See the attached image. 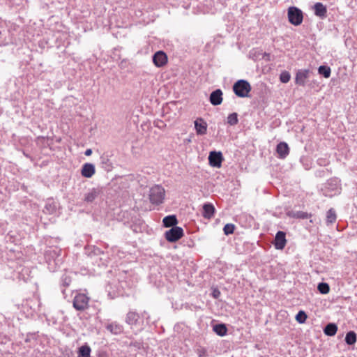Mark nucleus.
<instances>
[{
  "label": "nucleus",
  "instance_id": "obj_1",
  "mask_svg": "<svg viewBox=\"0 0 357 357\" xmlns=\"http://www.w3.org/2000/svg\"><path fill=\"white\" fill-rule=\"evenodd\" d=\"M165 195V190L160 185H155L150 188L149 199L151 204L159 205L163 202Z\"/></svg>",
  "mask_w": 357,
  "mask_h": 357
},
{
  "label": "nucleus",
  "instance_id": "obj_2",
  "mask_svg": "<svg viewBox=\"0 0 357 357\" xmlns=\"http://www.w3.org/2000/svg\"><path fill=\"white\" fill-rule=\"evenodd\" d=\"M251 89L250 83L245 79L238 80L233 86V91L234 93L240 98L249 97Z\"/></svg>",
  "mask_w": 357,
  "mask_h": 357
},
{
  "label": "nucleus",
  "instance_id": "obj_3",
  "mask_svg": "<svg viewBox=\"0 0 357 357\" xmlns=\"http://www.w3.org/2000/svg\"><path fill=\"white\" fill-rule=\"evenodd\" d=\"M288 20L289 22L294 25L298 26L303 22V15L301 9L297 7L291 6L288 8Z\"/></svg>",
  "mask_w": 357,
  "mask_h": 357
},
{
  "label": "nucleus",
  "instance_id": "obj_4",
  "mask_svg": "<svg viewBox=\"0 0 357 357\" xmlns=\"http://www.w3.org/2000/svg\"><path fill=\"white\" fill-rule=\"evenodd\" d=\"M183 229L181 227L175 226L165 233L167 241L174 243L178 241L183 236Z\"/></svg>",
  "mask_w": 357,
  "mask_h": 357
},
{
  "label": "nucleus",
  "instance_id": "obj_5",
  "mask_svg": "<svg viewBox=\"0 0 357 357\" xmlns=\"http://www.w3.org/2000/svg\"><path fill=\"white\" fill-rule=\"evenodd\" d=\"M89 298L84 294H78L73 299V307L79 311H82L87 308L89 305Z\"/></svg>",
  "mask_w": 357,
  "mask_h": 357
},
{
  "label": "nucleus",
  "instance_id": "obj_6",
  "mask_svg": "<svg viewBox=\"0 0 357 357\" xmlns=\"http://www.w3.org/2000/svg\"><path fill=\"white\" fill-rule=\"evenodd\" d=\"M153 62L156 67H162L167 63V56L163 51H158L153 56Z\"/></svg>",
  "mask_w": 357,
  "mask_h": 357
},
{
  "label": "nucleus",
  "instance_id": "obj_7",
  "mask_svg": "<svg viewBox=\"0 0 357 357\" xmlns=\"http://www.w3.org/2000/svg\"><path fill=\"white\" fill-rule=\"evenodd\" d=\"M222 160V155L220 151H211L208 155V161L211 166L220 167Z\"/></svg>",
  "mask_w": 357,
  "mask_h": 357
},
{
  "label": "nucleus",
  "instance_id": "obj_8",
  "mask_svg": "<svg viewBox=\"0 0 357 357\" xmlns=\"http://www.w3.org/2000/svg\"><path fill=\"white\" fill-rule=\"evenodd\" d=\"M287 243L286 239V234L282 231H278L276 233L275 240H274V246L277 250H282L284 248Z\"/></svg>",
  "mask_w": 357,
  "mask_h": 357
},
{
  "label": "nucleus",
  "instance_id": "obj_9",
  "mask_svg": "<svg viewBox=\"0 0 357 357\" xmlns=\"http://www.w3.org/2000/svg\"><path fill=\"white\" fill-rule=\"evenodd\" d=\"M310 70L307 69H301L298 70L295 77V82L300 86H305V81L308 78Z\"/></svg>",
  "mask_w": 357,
  "mask_h": 357
},
{
  "label": "nucleus",
  "instance_id": "obj_10",
  "mask_svg": "<svg viewBox=\"0 0 357 357\" xmlns=\"http://www.w3.org/2000/svg\"><path fill=\"white\" fill-rule=\"evenodd\" d=\"M276 152L279 158H286L289 153V148L288 144L284 142H280L276 146Z\"/></svg>",
  "mask_w": 357,
  "mask_h": 357
},
{
  "label": "nucleus",
  "instance_id": "obj_11",
  "mask_svg": "<svg viewBox=\"0 0 357 357\" xmlns=\"http://www.w3.org/2000/svg\"><path fill=\"white\" fill-rule=\"evenodd\" d=\"M96 172L95 166L92 163H85L82 165L81 174L85 178H91Z\"/></svg>",
  "mask_w": 357,
  "mask_h": 357
},
{
  "label": "nucleus",
  "instance_id": "obj_12",
  "mask_svg": "<svg viewBox=\"0 0 357 357\" xmlns=\"http://www.w3.org/2000/svg\"><path fill=\"white\" fill-rule=\"evenodd\" d=\"M210 102L213 105H219L222 101V92L220 89L213 91L209 98Z\"/></svg>",
  "mask_w": 357,
  "mask_h": 357
},
{
  "label": "nucleus",
  "instance_id": "obj_13",
  "mask_svg": "<svg viewBox=\"0 0 357 357\" xmlns=\"http://www.w3.org/2000/svg\"><path fill=\"white\" fill-rule=\"evenodd\" d=\"M100 190L98 188L90 189L85 195L84 200L87 203H92L100 195Z\"/></svg>",
  "mask_w": 357,
  "mask_h": 357
},
{
  "label": "nucleus",
  "instance_id": "obj_14",
  "mask_svg": "<svg viewBox=\"0 0 357 357\" xmlns=\"http://www.w3.org/2000/svg\"><path fill=\"white\" fill-rule=\"evenodd\" d=\"M105 328L108 331H109L112 334L114 335H119L123 331V326L116 322H112L107 324L105 326Z\"/></svg>",
  "mask_w": 357,
  "mask_h": 357
},
{
  "label": "nucleus",
  "instance_id": "obj_15",
  "mask_svg": "<svg viewBox=\"0 0 357 357\" xmlns=\"http://www.w3.org/2000/svg\"><path fill=\"white\" fill-rule=\"evenodd\" d=\"M314 9L315 15L322 19L326 17V7L322 3H316L314 6Z\"/></svg>",
  "mask_w": 357,
  "mask_h": 357
},
{
  "label": "nucleus",
  "instance_id": "obj_16",
  "mask_svg": "<svg viewBox=\"0 0 357 357\" xmlns=\"http://www.w3.org/2000/svg\"><path fill=\"white\" fill-rule=\"evenodd\" d=\"M287 215L292 218H296V219H307L312 217L311 213H308L307 212L298 211H289L287 213Z\"/></svg>",
  "mask_w": 357,
  "mask_h": 357
},
{
  "label": "nucleus",
  "instance_id": "obj_17",
  "mask_svg": "<svg viewBox=\"0 0 357 357\" xmlns=\"http://www.w3.org/2000/svg\"><path fill=\"white\" fill-rule=\"evenodd\" d=\"M56 203L52 199H49L45 203L43 211L47 214H53L56 212Z\"/></svg>",
  "mask_w": 357,
  "mask_h": 357
},
{
  "label": "nucleus",
  "instance_id": "obj_18",
  "mask_svg": "<svg viewBox=\"0 0 357 357\" xmlns=\"http://www.w3.org/2000/svg\"><path fill=\"white\" fill-rule=\"evenodd\" d=\"M47 263L50 270L54 272L62 264V258L59 257V255H58L55 259H47Z\"/></svg>",
  "mask_w": 357,
  "mask_h": 357
},
{
  "label": "nucleus",
  "instance_id": "obj_19",
  "mask_svg": "<svg viewBox=\"0 0 357 357\" xmlns=\"http://www.w3.org/2000/svg\"><path fill=\"white\" fill-rule=\"evenodd\" d=\"M178 220L174 215H169L165 217L162 220V224L165 227H173L176 226Z\"/></svg>",
  "mask_w": 357,
  "mask_h": 357
},
{
  "label": "nucleus",
  "instance_id": "obj_20",
  "mask_svg": "<svg viewBox=\"0 0 357 357\" xmlns=\"http://www.w3.org/2000/svg\"><path fill=\"white\" fill-rule=\"evenodd\" d=\"M195 127L198 135H204L206 132L207 125L201 119L195 121Z\"/></svg>",
  "mask_w": 357,
  "mask_h": 357
},
{
  "label": "nucleus",
  "instance_id": "obj_21",
  "mask_svg": "<svg viewBox=\"0 0 357 357\" xmlns=\"http://www.w3.org/2000/svg\"><path fill=\"white\" fill-rule=\"evenodd\" d=\"M139 318V314L134 311H129L126 315V322L129 325L136 324Z\"/></svg>",
  "mask_w": 357,
  "mask_h": 357
},
{
  "label": "nucleus",
  "instance_id": "obj_22",
  "mask_svg": "<svg viewBox=\"0 0 357 357\" xmlns=\"http://www.w3.org/2000/svg\"><path fill=\"white\" fill-rule=\"evenodd\" d=\"M215 211V208L211 204H204L203 206V216L205 218L210 219Z\"/></svg>",
  "mask_w": 357,
  "mask_h": 357
},
{
  "label": "nucleus",
  "instance_id": "obj_23",
  "mask_svg": "<svg viewBox=\"0 0 357 357\" xmlns=\"http://www.w3.org/2000/svg\"><path fill=\"white\" fill-rule=\"evenodd\" d=\"M337 331V326L334 323L328 324L324 328V333L328 336H334Z\"/></svg>",
  "mask_w": 357,
  "mask_h": 357
},
{
  "label": "nucleus",
  "instance_id": "obj_24",
  "mask_svg": "<svg viewBox=\"0 0 357 357\" xmlns=\"http://www.w3.org/2000/svg\"><path fill=\"white\" fill-rule=\"evenodd\" d=\"M91 349L90 347L85 344L81 346L77 351V357H90Z\"/></svg>",
  "mask_w": 357,
  "mask_h": 357
},
{
  "label": "nucleus",
  "instance_id": "obj_25",
  "mask_svg": "<svg viewBox=\"0 0 357 357\" xmlns=\"http://www.w3.org/2000/svg\"><path fill=\"white\" fill-rule=\"evenodd\" d=\"M337 219L335 211L331 208L326 213V223L327 225L333 224Z\"/></svg>",
  "mask_w": 357,
  "mask_h": 357
},
{
  "label": "nucleus",
  "instance_id": "obj_26",
  "mask_svg": "<svg viewBox=\"0 0 357 357\" xmlns=\"http://www.w3.org/2000/svg\"><path fill=\"white\" fill-rule=\"evenodd\" d=\"M356 333L354 331H349L346 334L345 342L348 345H353L356 342Z\"/></svg>",
  "mask_w": 357,
  "mask_h": 357
},
{
  "label": "nucleus",
  "instance_id": "obj_27",
  "mask_svg": "<svg viewBox=\"0 0 357 357\" xmlns=\"http://www.w3.org/2000/svg\"><path fill=\"white\" fill-rule=\"evenodd\" d=\"M318 72L320 75H322L325 78H328L331 74V70L330 67L326 66H321L318 68Z\"/></svg>",
  "mask_w": 357,
  "mask_h": 357
},
{
  "label": "nucleus",
  "instance_id": "obj_28",
  "mask_svg": "<svg viewBox=\"0 0 357 357\" xmlns=\"http://www.w3.org/2000/svg\"><path fill=\"white\" fill-rule=\"evenodd\" d=\"M214 320L212 321V324L214 323ZM213 331L218 334L219 336L222 337L223 336V324H213Z\"/></svg>",
  "mask_w": 357,
  "mask_h": 357
},
{
  "label": "nucleus",
  "instance_id": "obj_29",
  "mask_svg": "<svg viewBox=\"0 0 357 357\" xmlns=\"http://www.w3.org/2000/svg\"><path fill=\"white\" fill-rule=\"evenodd\" d=\"M317 289L321 294H326L330 291V287L326 282H320L317 286Z\"/></svg>",
  "mask_w": 357,
  "mask_h": 357
},
{
  "label": "nucleus",
  "instance_id": "obj_30",
  "mask_svg": "<svg viewBox=\"0 0 357 357\" xmlns=\"http://www.w3.org/2000/svg\"><path fill=\"white\" fill-rule=\"evenodd\" d=\"M291 79V75L288 71H282L280 75V80L282 83H287Z\"/></svg>",
  "mask_w": 357,
  "mask_h": 357
},
{
  "label": "nucleus",
  "instance_id": "obj_31",
  "mask_svg": "<svg viewBox=\"0 0 357 357\" xmlns=\"http://www.w3.org/2000/svg\"><path fill=\"white\" fill-rule=\"evenodd\" d=\"M306 319H307V314H305V312L304 311L301 310L296 315V320L299 324H303L306 321Z\"/></svg>",
  "mask_w": 357,
  "mask_h": 357
},
{
  "label": "nucleus",
  "instance_id": "obj_32",
  "mask_svg": "<svg viewBox=\"0 0 357 357\" xmlns=\"http://www.w3.org/2000/svg\"><path fill=\"white\" fill-rule=\"evenodd\" d=\"M238 121V114L235 112L229 114L227 117V123L231 126L237 124Z\"/></svg>",
  "mask_w": 357,
  "mask_h": 357
},
{
  "label": "nucleus",
  "instance_id": "obj_33",
  "mask_svg": "<svg viewBox=\"0 0 357 357\" xmlns=\"http://www.w3.org/2000/svg\"><path fill=\"white\" fill-rule=\"evenodd\" d=\"M235 229V225L234 224H226L225 225V235H229L233 234Z\"/></svg>",
  "mask_w": 357,
  "mask_h": 357
},
{
  "label": "nucleus",
  "instance_id": "obj_34",
  "mask_svg": "<svg viewBox=\"0 0 357 357\" xmlns=\"http://www.w3.org/2000/svg\"><path fill=\"white\" fill-rule=\"evenodd\" d=\"M70 282H71V278L66 274L63 275V276L61 277L62 286L66 287H68L70 285Z\"/></svg>",
  "mask_w": 357,
  "mask_h": 357
},
{
  "label": "nucleus",
  "instance_id": "obj_35",
  "mask_svg": "<svg viewBox=\"0 0 357 357\" xmlns=\"http://www.w3.org/2000/svg\"><path fill=\"white\" fill-rule=\"evenodd\" d=\"M197 354L199 357H204L206 355V351L204 349L201 348L197 349Z\"/></svg>",
  "mask_w": 357,
  "mask_h": 357
},
{
  "label": "nucleus",
  "instance_id": "obj_36",
  "mask_svg": "<svg viewBox=\"0 0 357 357\" xmlns=\"http://www.w3.org/2000/svg\"><path fill=\"white\" fill-rule=\"evenodd\" d=\"M221 293L218 289H214L212 292V295L215 298H218L220 296Z\"/></svg>",
  "mask_w": 357,
  "mask_h": 357
},
{
  "label": "nucleus",
  "instance_id": "obj_37",
  "mask_svg": "<svg viewBox=\"0 0 357 357\" xmlns=\"http://www.w3.org/2000/svg\"><path fill=\"white\" fill-rule=\"evenodd\" d=\"M93 253L96 255H100L101 253H102V250L100 248H93Z\"/></svg>",
  "mask_w": 357,
  "mask_h": 357
},
{
  "label": "nucleus",
  "instance_id": "obj_38",
  "mask_svg": "<svg viewBox=\"0 0 357 357\" xmlns=\"http://www.w3.org/2000/svg\"><path fill=\"white\" fill-rule=\"evenodd\" d=\"M85 155L86 156H89L92 154V150L91 149H88L85 151V153H84Z\"/></svg>",
  "mask_w": 357,
  "mask_h": 357
},
{
  "label": "nucleus",
  "instance_id": "obj_39",
  "mask_svg": "<svg viewBox=\"0 0 357 357\" xmlns=\"http://www.w3.org/2000/svg\"><path fill=\"white\" fill-rule=\"evenodd\" d=\"M224 333H225V335L227 334V328L226 327V326L225 325V331H224Z\"/></svg>",
  "mask_w": 357,
  "mask_h": 357
},
{
  "label": "nucleus",
  "instance_id": "obj_40",
  "mask_svg": "<svg viewBox=\"0 0 357 357\" xmlns=\"http://www.w3.org/2000/svg\"><path fill=\"white\" fill-rule=\"evenodd\" d=\"M1 233H2V231L0 230V234H1Z\"/></svg>",
  "mask_w": 357,
  "mask_h": 357
}]
</instances>
